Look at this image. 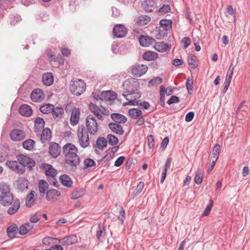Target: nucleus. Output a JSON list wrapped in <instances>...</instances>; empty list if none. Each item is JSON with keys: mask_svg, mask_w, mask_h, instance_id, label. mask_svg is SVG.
Here are the masks:
<instances>
[{"mask_svg": "<svg viewBox=\"0 0 250 250\" xmlns=\"http://www.w3.org/2000/svg\"><path fill=\"white\" fill-rule=\"evenodd\" d=\"M139 84L137 80L130 78L125 81L122 84L124 91L123 93H128L137 90Z\"/></svg>", "mask_w": 250, "mask_h": 250, "instance_id": "6", "label": "nucleus"}, {"mask_svg": "<svg viewBox=\"0 0 250 250\" xmlns=\"http://www.w3.org/2000/svg\"><path fill=\"white\" fill-rule=\"evenodd\" d=\"M122 95L128 101L126 103H124V105H136L138 104L139 101L137 99L141 97V93L138 91L137 90L134 91V92H129L128 93H123Z\"/></svg>", "mask_w": 250, "mask_h": 250, "instance_id": "4", "label": "nucleus"}, {"mask_svg": "<svg viewBox=\"0 0 250 250\" xmlns=\"http://www.w3.org/2000/svg\"><path fill=\"white\" fill-rule=\"evenodd\" d=\"M108 126L112 131L118 134L122 135L124 132L123 127L119 124L112 123H110Z\"/></svg>", "mask_w": 250, "mask_h": 250, "instance_id": "29", "label": "nucleus"}, {"mask_svg": "<svg viewBox=\"0 0 250 250\" xmlns=\"http://www.w3.org/2000/svg\"><path fill=\"white\" fill-rule=\"evenodd\" d=\"M143 58L147 61H154L157 58V54L153 51H147L143 54Z\"/></svg>", "mask_w": 250, "mask_h": 250, "instance_id": "34", "label": "nucleus"}, {"mask_svg": "<svg viewBox=\"0 0 250 250\" xmlns=\"http://www.w3.org/2000/svg\"><path fill=\"white\" fill-rule=\"evenodd\" d=\"M85 83L81 79H76L70 82V90L74 95H81L85 91Z\"/></svg>", "mask_w": 250, "mask_h": 250, "instance_id": "3", "label": "nucleus"}, {"mask_svg": "<svg viewBox=\"0 0 250 250\" xmlns=\"http://www.w3.org/2000/svg\"><path fill=\"white\" fill-rule=\"evenodd\" d=\"M46 53L50 61H56L55 55L53 54L51 50L49 49H47L46 50Z\"/></svg>", "mask_w": 250, "mask_h": 250, "instance_id": "60", "label": "nucleus"}, {"mask_svg": "<svg viewBox=\"0 0 250 250\" xmlns=\"http://www.w3.org/2000/svg\"><path fill=\"white\" fill-rule=\"evenodd\" d=\"M128 116L132 119H136L142 116V111L138 108H131L128 111Z\"/></svg>", "mask_w": 250, "mask_h": 250, "instance_id": "32", "label": "nucleus"}, {"mask_svg": "<svg viewBox=\"0 0 250 250\" xmlns=\"http://www.w3.org/2000/svg\"><path fill=\"white\" fill-rule=\"evenodd\" d=\"M0 191L1 195L9 194L10 192V188L8 185L6 183H1L0 184Z\"/></svg>", "mask_w": 250, "mask_h": 250, "instance_id": "50", "label": "nucleus"}, {"mask_svg": "<svg viewBox=\"0 0 250 250\" xmlns=\"http://www.w3.org/2000/svg\"><path fill=\"white\" fill-rule=\"evenodd\" d=\"M111 117L113 121L118 123H125L127 121L126 117L119 113H112Z\"/></svg>", "mask_w": 250, "mask_h": 250, "instance_id": "31", "label": "nucleus"}, {"mask_svg": "<svg viewBox=\"0 0 250 250\" xmlns=\"http://www.w3.org/2000/svg\"><path fill=\"white\" fill-rule=\"evenodd\" d=\"M227 12L229 15L232 16L233 17V21L235 22L236 15V10L233 9L231 5H229L227 7Z\"/></svg>", "mask_w": 250, "mask_h": 250, "instance_id": "56", "label": "nucleus"}, {"mask_svg": "<svg viewBox=\"0 0 250 250\" xmlns=\"http://www.w3.org/2000/svg\"><path fill=\"white\" fill-rule=\"evenodd\" d=\"M156 0H146L144 2V9L148 12L153 11L156 8Z\"/></svg>", "mask_w": 250, "mask_h": 250, "instance_id": "26", "label": "nucleus"}, {"mask_svg": "<svg viewBox=\"0 0 250 250\" xmlns=\"http://www.w3.org/2000/svg\"><path fill=\"white\" fill-rule=\"evenodd\" d=\"M186 87L187 89L189 90H192L193 89V81L189 78H188L186 81Z\"/></svg>", "mask_w": 250, "mask_h": 250, "instance_id": "62", "label": "nucleus"}, {"mask_svg": "<svg viewBox=\"0 0 250 250\" xmlns=\"http://www.w3.org/2000/svg\"><path fill=\"white\" fill-rule=\"evenodd\" d=\"M62 184L65 187L69 188L71 187L72 181L71 178L67 175H62L60 177Z\"/></svg>", "mask_w": 250, "mask_h": 250, "instance_id": "36", "label": "nucleus"}, {"mask_svg": "<svg viewBox=\"0 0 250 250\" xmlns=\"http://www.w3.org/2000/svg\"><path fill=\"white\" fill-rule=\"evenodd\" d=\"M194 113L193 112H189L186 115L185 121L186 122H190L193 119Z\"/></svg>", "mask_w": 250, "mask_h": 250, "instance_id": "64", "label": "nucleus"}, {"mask_svg": "<svg viewBox=\"0 0 250 250\" xmlns=\"http://www.w3.org/2000/svg\"><path fill=\"white\" fill-rule=\"evenodd\" d=\"M116 96L117 95L115 92L109 90L101 92L100 98L102 100L106 101H113L116 98Z\"/></svg>", "mask_w": 250, "mask_h": 250, "instance_id": "20", "label": "nucleus"}, {"mask_svg": "<svg viewBox=\"0 0 250 250\" xmlns=\"http://www.w3.org/2000/svg\"><path fill=\"white\" fill-rule=\"evenodd\" d=\"M33 227V225L30 223H27L22 225L19 228L20 234L23 235L27 234L32 229Z\"/></svg>", "mask_w": 250, "mask_h": 250, "instance_id": "30", "label": "nucleus"}, {"mask_svg": "<svg viewBox=\"0 0 250 250\" xmlns=\"http://www.w3.org/2000/svg\"><path fill=\"white\" fill-rule=\"evenodd\" d=\"M150 21V18L147 15L140 16L138 23L141 25H145Z\"/></svg>", "mask_w": 250, "mask_h": 250, "instance_id": "49", "label": "nucleus"}, {"mask_svg": "<svg viewBox=\"0 0 250 250\" xmlns=\"http://www.w3.org/2000/svg\"><path fill=\"white\" fill-rule=\"evenodd\" d=\"M212 205H213V201L212 200V199H210L209 203L206 206V207L202 214L203 216H207L209 214V213L212 208Z\"/></svg>", "mask_w": 250, "mask_h": 250, "instance_id": "53", "label": "nucleus"}, {"mask_svg": "<svg viewBox=\"0 0 250 250\" xmlns=\"http://www.w3.org/2000/svg\"><path fill=\"white\" fill-rule=\"evenodd\" d=\"M86 126L87 131L93 135H96L98 131V124L92 115H89L86 119Z\"/></svg>", "mask_w": 250, "mask_h": 250, "instance_id": "5", "label": "nucleus"}, {"mask_svg": "<svg viewBox=\"0 0 250 250\" xmlns=\"http://www.w3.org/2000/svg\"><path fill=\"white\" fill-rule=\"evenodd\" d=\"M144 183L143 182H140L138 184L134 192L135 195L139 194L142 191L144 187Z\"/></svg>", "mask_w": 250, "mask_h": 250, "instance_id": "55", "label": "nucleus"}, {"mask_svg": "<svg viewBox=\"0 0 250 250\" xmlns=\"http://www.w3.org/2000/svg\"><path fill=\"white\" fill-rule=\"evenodd\" d=\"M84 194L83 190L74 191L71 194V199L73 200L77 199L82 197Z\"/></svg>", "mask_w": 250, "mask_h": 250, "instance_id": "51", "label": "nucleus"}, {"mask_svg": "<svg viewBox=\"0 0 250 250\" xmlns=\"http://www.w3.org/2000/svg\"><path fill=\"white\" fill-rule=\"evenodd\" d=\"M17 158L20 164L25 168L26 167L29 170H31L35 166L34 160L28 156L20 155L17 156Z\"/></svg>", "mask_w": 250, "mask_h": 250, "instance_id": "9", "label": "nucleus"}, {"mask_svg": "<svg viewBox=\"0 0 250 250\" xmlns=\"http://www.w3.org/2000/svg\"><path fill=\"white\" fill-rule=\"evenodd\" d=\"M80 116V110L79 108L74 107L72 109L70 118V124L73 125H76L78 124Z\"/></svg>", "mask_w": 250, "mask_h": 250, "instance_id": "13", "label": "nucleus"}, {"mask_svg": "<svg viewBox=\"0 0 250 250\" xmlns=\"http://www.w3.org/2000/svg\"><path fill=\"white\" fill-rule=\"evenodd\" d=\"M170 7L168 5H164L162 7L160 8L158 10L159 12L163 14H166L170 11Z\"/></svg>", "mask_w": 250, "mask_h": 250, "instance_id": "57", "label": "nucleus"}, {"mask_svg": "<svg viewBox=\"0 0 250 250\" xmlns=\"http://www.w3.org/2000/svg\"><path fill=\"white\" fill-rule=\"evenodd\" d=\"M13 195L9 194L1 195L0 196V203L4 206H8L14 201Z\"/></svg>", "mask_w": 250, "mask_h": 250, "instance_id": "17", "label": "nucleus"}, {"mask_svg": "<svg viewBox=\"0 0 250 250\" xmlns=\"http://www.w3.org/2000/svg\"><path fill=\"white\" fill-rule=\"evenodd\" d=\"M11 207L8 209L7 213L9 215H13L15 214L20 207V202L19 199H16L12 202Z\"/></svg>", "mask_w": 250, "mask_h": 250, "instance_id": "28", "label": "nucleus"}, {"mask_svg": "<svg viewBox=\"0 0 250 250\" xmlns=\"http://www.w3.org/2000/svg\"><path fill=\"white\" fill-rule=\"evenodd\" d=\"M203 175V173L202 170L198 169L195 173L194 177V181L196 184L199 185L202 182Z\"/></svg>", "mask_w": 250, "mask_h": 250, "instance_id": "44", "label": "nucleus"}, {"mask_svg": "<svg viewBox=\"0 0 250 250\" xmlns=\"http://www.w3.org/2000/svg\"><path fill=\"white\" fill-rule=\"evenodd\" d=\"M125 157L124 156H120L119 157L115 162L114 165L116 167H119L124 162L125 160Z\"/></svg>", "mask_w": 250, "mask_h": 250, "instance_id": "61", "label": "nucleus"}, {"mask_svg": "<svg viewBox=\"0 0 250 250\" xmlns=\"http://www.w3.org/2000/svg\"><path fill=\"white\" fill-rule=\"evenodd\" d=\"M42 81L43 83L46 86H50L54 82V78L52 74L47 72L42 75Z\"/></svg>", "mask_w": 250, "mask_h": 250, "instance_id": "25", "label": "nucleus"}, {"mask_svg": "<svg viewBox=\"0 0 250 250\" xmlns=\"http://www.w3.org/2000/svg\"><path fill=\"white\" fill-rule=\"evenodd\" d=\"M52 115L53 118L57 121L61 119L64 114V109L60 106H53V110L52 111Z\"/></svg>", "mask_w": 250, "mask_h": 250, "instance_id": "19", "label": "nucleus"}, {"mask_svg": "<svg viewBox=\"0 0 250 250\" xmlns=\"http://www.w3.org/2000/svg\"><path fill=\"white\" fill-rule=\"evenodd\" d=\"M172 21L170 20H162L160 21V27L169 30L171 28Z\"/></svg>", "mask_w": 250, "mask_h": 250, "instance_id": "45", "label": "nucleus"}, {"mask_svg": "<svg viewBox=\"0 0 250 250\" xmlns=\"http://www.w3.org/2000/svg\"><path fill=\"white\" fill-rule=\"evenodd\" d=\"M36 195V193L34 190H31L29 194L27 196L25 201L26 205L28 207H31L34 205L36 201L34 198L35 196Z\"/></svg>", "mask_w": 250, "mask_h": 250, "instance_id": "33", "label": "nucleus"}, {"mask_svg": "<svg viewBox=\"0 0 250 250\" xmlns=\"http://www.w3.org/2000/svg\"><path fill=\"white\" fill-rule=\"evenodd\" d=\"M190 40L188 37H184L181 41L184 48H187L190 44Z\"/></svg>", "mask_w": 250, "mask_h": 250, "instance_id": "58", "label": "nucleus"}, {"mask_svg": "<svg viewBox=\"0 0 250 250\" xmlns=\"http://www.w3.org/2000/svg\"><path fill=\"white\" fill-rule=\"evenodd\" d=\"M83 164L85 168L90 167L95 165V161L89 158L85 159L84 161Z\"/></svg>", "mask_w": 250, "mask_h": 250, "instance_id": "54", "label": "nucleus"}, {"mask_svg": "<svg viewBox=\"0 0 250 250\" xmlns=\"http://www.w3.org/2000/svg\"><path fill=\"white\" fill-rule=\"evenodd\" d=\"M127 33V28L121 24L116 25L113 29V35L118 38H122L125 37Z\"/></svg>", "mask_w": 250, "mask_h": 250, "instance_id": "10", "label": "nucleus"}, {"mask_svg": "<svg viewBox=\"0 0 250 250\" xmlns=\"http://www.w3.org/2000/svg\"><path fill=\"white\" fill-rule=\"evenodd\" d=\"M48 184L44 180H41L39 182V190L41 194L44 195L48 189Z\"/></svg>", "mask_w": 250, "mask_h": 250, "instance_id": "40", "label": "nucleus"}, {"mask_svg": "<svg viewBox=\"0 0 250 250\" xmlns=\"http://www.w3.org/2000/svg\"><path fill=\"white\" fill-rule=\"evenodd\" d=\"M220 151V146L217 144H216L213 148L212 153V158L215 161H217L218 159L219 154Z\"/></svg>", "mask_w": 250, "mask_h": 250, "instance_id": "43", "label": "nucleus"}, {"mask_svg": "<svg viewBox=\"0 0 250 250\" xmlns=\"http://www.w3.org/2000/svg\"><path fill=\"white\" fill-rule=\"evenodd\" d=\"M60 242L62 244H64L67 246L71 245L77 243L78 238L76 235L71 234L60 240Z\"/></svg>", "mask_w": 250, "mask_h": 250, "instance_id": "16", "label": "nucleus"}, {"mask_svg": "<svg viewBox=\"0 0 250 250\" xmlns=\"http://www.w3.org/2000/svg\"><path fill=\"white\" fill-rule=\"evenodd\" d=\"M139 42L141 46L148 47L155 42V40L148 36L141 35L139 38Z\"/></svg>", "mask_w": 250, "mask_h": 250, "instance_id": "14", "label": "nucleus"}, {"mask_svg": "<svg viewBox=\"0 0 250 250\" xmlns=\"http://www.w3.org/2000/svg\"><path fill=\"white\" fill-rule=\"evenodd\" d=\"M35 141L31 139H27L22 143V146L24 149L28 150H32L35 146Z\"/></svg>", "mask_w": 250, "mask_h": 250, "instance_id": "37", "label": "nucleus"}, {"mask_svg": "<svg viewBox=\"0 0 250 250\" xmlns=\"http://www.w3.org/2000/svg\"><path fill=\"white\" fill-rule=\"evenodd\" d=\"M141 71V64H138L133 67L131 73L133 76L140 77L143 75Z\"/></svg>", "mask_w": 250, "mask_h": 250, "instance_id": "46", "label": "nucleus"}, {"mask_svg": "<svg viewBox=\"0 0 250 250\" xmlns=\"http://www.w3.org/2000/svg\"><path fill=\"white\" fill-rule=\"evenodd\" d=\"M9 136L13 141H21L25 138L26 134L22 130L14 129L11 131Z\"/></svg>", "mask_w": 250, "mask_h": 250, "instance_id": "11", "label": "nucleus"}, {"mask_svg": "<svg viewBox=\"0 0 250 250\" xmlns=\"http://www.w3.org/2000/svg\"><path fill=\"white\" fill-rule=\"evenodd\" d=\"M49 150L50 155L54 158H56L60 154L61 147L58 144L52 142L50 144Z\"/></svg>", "mask_w": 250, "mask_h": 250, "instance_id": "15", "label": "nucleus"}, {"mask_svg": "<svg viewBox=\"0 0 250 250\" xmlns=\"http://www.w3.org/2000/svg\"><path fill=\"white\" fill-rule=\"evenodd\" d=\"M61 195L60 192L56 189H50L46 193V199L50 201L54 200H57Z\"/></svg>", "mask_w": 250, "mask_h": 250, "instance_id": "23", "label": "nucleus"}, {"mask_svg": "<svg viewBox=\"0 0 250 250\" xmlns=\"http://www.w3.org/2000/svg\"><path fill=\"white\" fill-rule=\"evenodd\" d=\"M97 147L100 149H103L107 146L106 140L103 137H100L97 140Z\"/></svg>", "mask_w": 250, "mask_h": 250, "instance_id": "47", "label": "nucleus"}, {"mask_svg": "<svg viewBox=\"0 0 250 250\" xmlns=\"http://www.w3.org/2000/svg\"><path fill=\"white\" fill-rule=\"evenodd\" d=\"M156 31L157 32L156 35V38L157 39H160L167 36V35L168 30L165 29L163 27H159Z\"/></svg>", "mask_w": 250, "mask_h": 250, "instance_id": "41", "label": "nucleus"}, {"mask_svg": "<svg viewBox=\"0 0 250 250\" xmlns=\"http://www.w3.org/2000/svg\"><path fill=\"white\" fill-rule=\"evenodd\" d=\"M54 105L51 104H47L42 105L40 108V111L43 114L51 113L53 110Z\"/></svg>", "mask_w": 250, "mask_h": 250, "instance_id": "39", "label": "nucleus"}, {"mask_svg": "<svg viewBox=\"0 0 250 250\" xmlns=\"http://www.w3.org/2000/svg\"><path fill=\"white\" fill-rule=\"evenodd\" d=\"M51 134V131L49 128L46 127L44 128L41 135V140L42 142L45 144L50 141L52 137Z\"/></svg>", "mask_w": 250, "mask_h": 250, "instance_id": "21", "label": "nucleus"}, {"mask_svg": "<svg viewBox=\"0 0 250 250\" xmlns=\"http://www.w3.org/2000/svg\"><path fill=\"white\" fill-rule=\"evenodd\" d=\"M6 165L10 169L19 174H22L25 171L26 168L20 164L18 160L7 161L6 162Z\"/></svg>", "mask_w": 250, "mask_h": 250, "instance_id": "8", "label": "nucleus"}, {"mask_svg": "<svg viewBox=\"0 0 250 250\" xmlns=\"http://www.w3.org/2000/svg\"><path fill=\"white\" fill-rule=\"evenodd\" d=\"M162 83V79L160 77H156L149 81L148 87H150L154 85H158Z\"/></svg>", "mask_w": 250, "mask_h": 250, "instance_id": "48", "label": "nucleus"}, {"mask_svg": "<svg viewBox=\"0 0 250 250\" xmlns=\"http://www.w3.org/2000/svg\"><path fill=\"white\" fill-rule=\"evenodd\" d=\"M31 99L34 102H41L44 99V94L40 89H34L31 94Z\"/></svg>", "mask_w": 250, "mask_h": 250, "instance_id": "12", "label": "nucleus"}, {"mask_svg": "<svg viewBox=\"0 0 250 250\" xmlns=\"http://www.w3.org/2000/svg\"><path fill=\"white\" fill-rule=\"evenodd\" d=\"M89 108L90 111L93 112L98 119L101 120H103V114L101 113L100 109L96 105L91 103L89 105Z\"/></svg>", "mask_w": 250, "mask_h": 250, "instance_id": "27", "label": "nucleus"}, {"mask_svg": "<svg viewBox=\"0 0 250 250\" xmlns=\"http://www.w3.org/2000/svg\"><path fill=\"white\" fill-rule=\"evenodd\" d=\"M20 114L25 117H30L32 113V110L27 104H22L19 108Z\"/></svg>", "mask_w": 250, "mask_h": 250, "instance_id": "24", "label": "nucleus"}, {"mask_svg": "<svg viewBox=\"0 0 250 250\" xmlns=\"http://www.w3.org/2000/svg\"><path fill=\"white\" fill-rule=\"evenodd\" d=\"M63 152L65 156V161L67 164L76 167L80 163V158L77 155L78 149L72 144L67 143L63 147Z\"/></svg>", "mask_w": 250, "mask_h": 250, "instance_id": "1", "label": "nucleus"}, {"mask_svg": "<svg viewBox=\"0 0 250 250\" xmlns=\"http://www.w3.org/2000/svg\"><path fill=\"white\" fill-rule=\"evenodd\" d=\"M18 227L16 225L10 226L7 229L8 236L10 238H14L17 233Z\"/></svg>", "mask_w": 250, "mask_h": 250, "instance_id": "42", "label": "nucleus"}, {"mask_svg": "<svg viewBox=\"0 0 250 250\" xmlns=\"http://www.w3.org/2000/svg\"><path fill=\"white\" fill-rule=\"evenodd\" d=\"M42 168L44 171L45 175L50 184L57 187L58 184L56 178L57 175V170L54 168L51 165L46 163L42 164Z\"/></svg>", "mask_w": 250, "mask_h": 250, "instance_id": "2", "label": "nucleus"}, {"mask_svg": "<svg viewBox=\"0 0 250 250\" xmlns=\"http://www.w3.org/2000/svg\"><path fill=\"white\" fill-rule=\"evenodd\" d=\"M45 122L44 120L40 117L37 118L34 121V131L37 134L39 135L44 127Z\"/></svg>", "mask_w": 250, "mask_h": 250, "instance_id": "18", "label": "nucleus"}, {"mask_svg": "<svg viewBox=\"0 0 250 250\" xmlns=\"http://www.w3.org/2000/svg\"><path fill=\"white\" fill-rule=\"evenodd\" d=\"M18 188L21 191L26 190L28 188V181L25 178L19 180L18 184Z\"/></svg>", "mask_w": 250, "mask_h": 250, "instance_id": "38", "label": "nucleus"}, {"mask_svg": "<svg viewBox=\"0 0 250 250\" xmlns=\"http://www.w3.org/2000/svg\"><path fill=\"white\" fill-rule=\"evenodd\" d=\"M107 139L108 140L109 144L111 146L115 145L118 143V138L113 135H108L107 136Z\"/></svg>", "mask_w": 250, "mask_h": 250, "instance_id": "52", "label": "nucleus"}, {"mask_svg": "<svg viewBox=\"0 0 250 250\" xmlns=\"http://www.w3.org/2000/svg\"><path fill=\"white\" fill-rule=\"evenodd\" d=\"M41 219V217L37 213H35L32 215L30 219L31 223H36Z\"/></svg>", "mask_w": 250, "mask_h": 250, "instance_id": "63", "label": "nucleus"}, {"mask_svg": "<svg viewBox=\"0 0 250 250\" xmlns=\"http://www.w3.org/2000/svg\"><path fill=\"white\" fill-rule=\"evenodd\" d=\"M105 228L104 225L100 223L98 225V230L96 232V236L99 241H102V239L105 236Z\"/></svg>", "mask_w": 250, "mask_h": 250, "instance_id": "35", "label": "nucleus"}, {"mask_svg": "<svg viewBox=\"0 0 250 250\" xmlns=\"http://www.w3.org/2000/svg\"><path fill=\"white\" fill-rule=\"evenodd\" d=\"M179 102V99L178 97L175 96H172L167 101L168 104L170 105L174 103H177Z\"/></svg>", "mask_w": 250, "mask_h": 250, "instance_id": "59", "label": "nucleus"}, {"mask_svg": "<svg viewBox=\"0 0 250 250\" xmlns=\"http://www.w3.org/2000/svg\"><path fill=\"white\" fill-rule=\"evenodd\" d=\"M78 137L80 145L85 148L89 145V139L87 131L85 130L83 126H79L78 129Z\"/></svg>", "mask_w": 250, "mask_h": 250, "instance_id": "7", "label": "nucleus"}, {"mask_svg": "<svg viewBox=\"0 0 250 250\" xmlns=\"http://www.w3.org/2000/svg\"><path fill=\"white\" fill-rule=\"evenodd\" d=\"M154 48L159 52H164L169 51L171 48V45L164 42H158L155 43Z\"/></svg>", "mask_w": 250, "mask_h": 250, "instance_id": "22", "label": "nucleus"}]
</instances>
